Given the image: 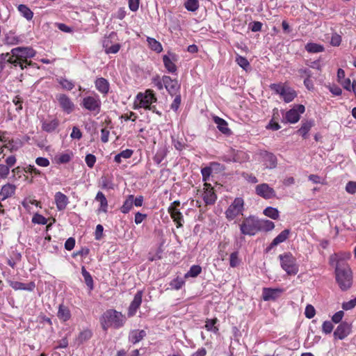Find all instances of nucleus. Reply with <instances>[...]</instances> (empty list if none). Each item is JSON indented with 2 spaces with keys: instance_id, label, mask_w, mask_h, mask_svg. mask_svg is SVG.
Here are the masks:
<instances>
[{
  "instance_id": "f257e3e1",
  "label": "nucleus",
  "mask_w": 356,
  "mask_h": 356,
  "mask_svg": "<svg viewBox=\"0 0 356 356\" xmlns=\"http://www.w3.org/2000/svg\"><path fill=\"white\" fill-rule=\"evenodd\" d=\"M12 55L10 53L2 54L1 57L2 58L0 62V67L3 69L4 63H10L15 67L19 66L22 70L26 67V65L31 64L28 63L27 59L32 58L35 56V51L31 47H17L11 50Z\"/></svg>"
},
{
  "instance_id": "f03ea898",
  "label": "nucleus",
  "mask_w": 356,
  "mask_h": 356,
  "mask_svg": "<svg viewBox=\"0 0 356 356\" xmlns=\"http://www.w3.org/2000/svg\"><path fill=\"white\" fill-rule=\"evenodd\" d=\"M336 281L341 290L345 291L351 288L353 273L350 267L341 261L337 262L335 269Z\"/></svg>"
},
{
  "instance_id": "7ed1b4c3",
  "label": "nucleus",
  "mask_w": 356,
  "mask_h": 356,
  "mask_svg": "<svg viewBox=\"0 0 356 356\" xmlns=\"http://www.w3.org/2000/svg\"><path fill=\"white\" fill-rule=\"evenodd\" d=\"M126 318L122 313L113 309L106 311L102 316L101 324L104 330L106 331L108 327H113L119 328L122 327Z\"/></svg>"
},
{
  "instance_id": "20e7f679",
  "label": "nucleus",
  "mask_w": 356,
  "mask_h": 356,
  "mask_svg": "<svg viewBox=\"0 0 356 356\" xmlns=\"http://www.w3.org/2000/svg\"><path fill=\"white\" fill-rule=\"evenodd\" d=\"M281 266L289 275H295L298 273V266L296 258L291 253L287 252L279 256Z\"/></svg>"
},
{
  "instance_id": "39448f33",
  "label": "nucleus",
  "mask_w": 356,
  "mask_h": 356,
  "mask_svg": "<svg viewBox=\"0 0 356 356\" xmlns=\"http://www.w3.org/2000/svg\"><path fill=\"white\" fill-rule=\"evenodd\" d=\"M259 220L254 216L245 218L240 225L241 232L245 235H254L256 232L261 231Z\"/></svg>"
},
{
  "instance_id": "423d86ee",
  "label": "nucleus",
  "mask_w": 356,
  "mask_h": 356,
  "mask_svg": "<svg viewBox=\"0 0 356 356\" xmlns=\"http://www.w3.org/2000/svg\"><path fill=\"white\" fill-rule=\"evenodd\" d=\"M136 100L138 101V106L150 111H154L155 106H152V103L156 102L157 98L152 90H147L144 93L139 92L136 96Z\"/></svg>"
},
{
  "instance_id": "0eeeda50",
  "label": "nucleus",
  "mask_w": 356,
  "mask_h": 356,
  "mask_svg": "<svg viewBox=\"0 0 356 356\" xmlns=\"http://www.w3.org/2000/svg\"><path fill=\"white\" fill-rule=\"evenodd\" d=\"M244 201L241 197H236L225 211L226 218L229 220H234L238 216L243 214Z\"/></svg>"
},
{
  "instance_id": "6e6552de",
  "label": "nucleus",
  "mask_w": 356,
  "mask_h": 356,
  "mask_svg": "<svg viewBox=\"0 0 356 356\" xmlns=\"http://www.w3.org/2000/svg\"><path fill=\"white\" fill-rule=\"evenodd\" d=\"M81 104L86 110L94 113L95 115L100 112L101 101L98 97H86L83 99Z\"/></svg>"
},
{
  "instance_id": "1a4fd4ad",
  "label": "nucleus",
  "mask_w": 356,
  "mask_h": 356,
  "mask_svg": "<svg viewBox=\"0 0 356 356\" xmlns=\"http://www.w3.org/2000/svg\"><path fill=\"white\" fill-rule=\"evenodd\" d=\"M260 161L263 163L264 165L267 169H274L276 168L277 161L275 155L273 153L268 152L265 150H261L258 153Z\"/></svg>"
},
{
  "instance_id": "9d476101",
  "label": "nucleus",
  "mask_w": 356,
  "mask_h": 356,
  "mask_svg": "<svg viewBox=\"0 0 356 356\" xmlns=\"http://www.w3.org/2000/svg\"><path fill=\"white\" fill-rule=\"evenodd\" d=\"M305 106L298 104L286 113V119L290 123H296L300 120V114L305 112Z\"/></svg>"
},
{
  "instance_id": "9b49d317",
  "label": "nucleus",
  "mask_w": 356,
  "mask_h": 356,
  "mask_svg": "<svg viewBox=\"0 0 356 356\" xmlns=\"http://www.w3.org/2000/svg\"><path fill=\"white\" fill-rule=\"evenodd\" d=\"M162 81L165 89L171 95H176L180 89V84L177 79H172L169 76H163Z\"/></svg>"
},
{
  "instance_id": "f8f14e48",
  "label": "nucleus",
  "mask_w": 356,
  "mask_h": 356,
  "mask_svg": "<svg viewBox=\"0 0 356 356\" xmlns=\"http://www.w3.org/2000/svg\"><path fill=\"white\" fill-rule=\"evenodd\" d=\"M256 193L264 199H270L276 195L275 190L267 184L257 185L256 186Z\"/></svg>"
},
{
  "instance_id": "ddd939ff",
  "label": "nucleus",
  "mask_w": 356,
  "mask_h": 356,
  "mask_svg": "<svg viewBox=\"0 0 356 356\" xmlns=\"http://www.w3.org/2000/svg\"><path fill=\"white\" fill-rule=\"evenodd\" d=\"M351 331V325L347 322L341 323L334 332V336L341 340L345 339Z\"/></svg>"
},
{
  "instance_id": "4468645a",
  "label": "nucleus",
  "mask_w": 356,
  "mask_h": 356,
  "mask_svg": "<svg viewBox=\"0 0 356 356\" xmlns=\"http://www.w3.org/2000/svg\"><path fill=\"white\" fill-rule=\"evenodd\" d=\"M57 99L60 107L67 113H70L74 110V105L70 99L64 94L58 95Z\"/></svg>"
},
{
  "instance_id": "2eb2a0df",
  "label": "nucleus",
  "mask_w": 356,
  "mask_h": 356,
  "mask_svg": "<svg viewBox=\"0 0 356 356\" xmlns=\"http://www.w3.org/2000/svg\"><path fill=\"white\" fill-rule=\"evenodd\" d=\"M142 297H143V291H138L134 296V300H132V302H131V304L129 305V312H128L129 316H132L136 314L137 309L139 308V307L141 305Z\"/></svg>"
},
{
  "instance_id": "dca6fc26",
  "label": "nucleus",
  "mask_w": 356,
  "mask_h": 356,
  "mask_svg": "<svg viewBox=\"0 0 356 356\" xmlns=\"http://www.w3.org/2000/svg\"><path fill=\"white\" fill-rule=\"evenodd\" d=\"M103 47L106 54H116L120 49V44L118 43L112 44V41L109 38H106L103 40Z\"/></svg>"
},
{
  "instance_id": "f3484780",
  "label": "nucleus",
  "mask_w": 356,
  "mask_h": 356,
  "mask_svg": "<svg viewBox=\"0 0 356 356\" xmlns=\"http://www.w3.org/2000/svg\"><path fill=\"white\" fill-rule=\"evenodd\" d=\"M54 200L56 204V207L59 211L64 210L69 202L68 197L61 192L56 193Z\"/></svg>"
},
{
  "instance_id": "a211bd4d",
  "label": "nucleus",
  "mask_w": 356,
  "mask_h": 356,
  "mask_svg": "<svg viewBox=\"0 0 356 356\" xmlns=\"http://www.w3.org/2000/svg\"><path fill=\"white\" fill-rule=\"evenodd\" d=\"M282 292V290L280 289L264 288L262 293L263 299L265 301L275 300Z\"/></svg>"
},
{
  "instance_id": "6ab92c4d",
  "label": "nucleus",
  "mask_w": 356,
  "mask_h": 356,
  "mask_svg": "<svg viewBox=\"0 0 356 356\" xmlns=\"http://www.w3.org/2000/svg\"><path fill=\"white\" fill-rule=\"evenodd\" d=\"M290 231L289 229H284L280 234H279L270 244L269 247L267 248L266 250L269 251L273 247L277 245L278 244L285 241L289 235Z\"/></svg>"
},
{
  "instance_id": "aec40b11",
  "label": "nucleus",
  "mask_w": 356,
  "mask_h": 356,
  "mask_svg": "<svg viewBox=\"0 0 356 356\" xmlns=\"http://www.w3.org/2000/svg\"><path fill=\"white\" fill-rule=\"evenodd\" d=\"M16 186L11 184H7L2 186L0 191V200L3 201L14 194Z\"/></svg>"
},
{
  "instance_id": "412c9836",
  "label": "nucleus",
  "mask_w": 356,
  "mask_h": 356,
  "mask_svg": "<svg viewBox=\"0 0 356 356\" xmlns=\"http://www.w3.org/2000/svg\"><path fill=\"white\" fill-rule=\"evenodd\" d=\"M9 285L15 290L33 291L35 285L34 282H30L28 284L17 281H9Z\"/></svg>"
},
{
  "instance_id": "4be33fe9",
  "label": "nucleus",
  "mask_w": 356,
  "mask_h": 356,
  "mask_svg": "<svg viewBox=\"0 0 356 356\" xmlns=\"http://www.w3.org/2000/svg\"><path fill=\"white\" fill-rule=\"evenodd\" d=\"M168 212L170 214L171 218L176 222L177 227L179 228L182 227L183 216L179 210L178 209L169 207Z\"/></svg>"
},
{
  "instance_id": "5701e85b",
  "label": "nucleus",
  "mask_w": 356,
  "mask_h": 356,
  "mask_svg": "<svg viewBox=\"0 0 356 356\" xmlns=\"http://www.w3.org/2000/svg\"><path fill=\"white\" fill-rule=\"evenodd\" d=\"M97 90L102 94H107L109 90V83L104 78H98L95 82Z\"/></svg>"
},
{
  "instance_id": "b1692460",
  "label": "nucleus",
  "mask_w": 356,
  "mask_h": 356,
  "mask_svg": "<svg viewBox=\"0 0 356 356\" xmlns=\"http://www.w3.org/2000/svg\"><path fill=\"white\" fill-rule=\"evenodd\" d=\"M58 317L60 320L63 321H68L71 317V313L67 307L60 305L58 311Z\"/></svg>"
},
{
  "instance_id": "393cba45",
  "label": "nucleus",
  "mask_w": 356,
  "mask_h": 356,
  "mask_svg": "<svg viewBox=\"0 0 356 356\" xmlns=\"http://www.w3.org/2000/svg\"><path fill=\"white\" fill-rule=\"evenodd\" d=\"M146 336L145 330H134L130 333L129 340L133 343L140 341Z\"/></svg>"
},
{
  "instance_id": "a878e982",
  "label": "nucleus",
  "mask_w": 356,
  "mask_h": 356,
  "mask_svg": "<svg viewBox=\"0 0 356 356\" xmlns=\"http://www.w3.org/2000/svg\"><path fill=\"white\" fill-rule=\"evenodd\" d=\"M213 120H214L215 123L217 124L218 129L222 133H223L225 134H227L230 133V129L227 127V123L225 120H223L218 116H215L213 118Z\"/></svg>"
},
{
  "instance_id": "bb28decb",
  "label": "nucleus",
  "mask_w": 356,
  "mask_h": 356,
  "mask_svg": "<svg viewBox=\"0 0 356 356\" xmlns=\"http://www.w3.org/2000/svg\"><path fill=\"white\" fill-rule=\"evenodd\" d=\"M58 120L54 119L50 121H44L42 124V128L47 132H52L58 127Z\"/></svg>"
},
{
  "instance_id": "cd10ccee",
  "label": "nucleus",
  "mask_w": 356,
  "mask_h": 356,
  "mask_svg": "<svg viewBox=\"0 0 356 356\" xmlns=\"http://www.w3.org/2000/svg\"><path fill=\"white\" fill-rule=\"evenodd\" d=\"M296 96V92L289 87H286V88L284 89V92H283L282 95V97H283L284 101L286 103H289L292 102Z\"/></svg>"
},
{
  "instance_id": "c85d7f7f",
  "label": "nucleus",
  "mask_w": 356,
  "mask_h": 356,
  "mask_svg": "<svg viewBox=\"0 0 356 356\" xmlns=\"http://www.w3.org/2000/svg\"><path fill=\"white\" fill-rule=\"evenodd\" d=\"M204 200L207 204H213L216 200V195L212 188L207 189L204 193Z\"/></svg>"
},
{
  "instance_id": "c756f323",
  "label": "nucleus",
  "mask_w": 356,
  "mask_h": 356,
  "mask_svg": "<svg viewBox=\"0 0 356 356\" xmlns=\"http://www.w3.org/2000/svg\"><path fill=\"white\" fill-rule=\"evenodd\" d=\"M134 197L133 195H130L124 202L123 205L120 208L123 213H127L131 209L134 204Z\"/></svg>"
},
{
  "instance_id": "7c9ffc66",
  "label": "nucleus",
  "mask_w": 356,
  "mask_h": 356,
  "mask_svg": "<svg viewBox=\"0 0 356 356\" xmlns=\"http://www.w3.org/2000/svg\"><path fill=\"white\" fill-rule=\"evenodd\" d=\"M81 273L84 278V281L86 284L88 286V287L90 289H93V280L90 275V274L86 270V268L84 266H82L81 268Z\"/></svg>"
},
{
  "instance_id": "2f4dec72",
  "label": "nucleus",
  "mask_w": 356,
  "mask_h": 356,
  "mask_svg": "<svg viewBox=\"0 0 356 356\" xmlns=\"http://www.w3.org/2000/svg\"><path fill=\"white\" fill-rule=\"evenodd\" d=\"M305 49L310 53H319L324 51V47L323 45L309 42L305 46Z\"/></svg>"
},
{
  "instance_id": "473e14b6",
  "label": "nucleus",
  "mask_w": 356,
  "mask_h": 356,
  "mask_svg": "<svg viewBox=\"0 0 356 356\" xmlns=\"http://www.w3.org/2000/svg\"><path fill=\"white\" fill-rule=\"evenodd\" d=\"M20 40L19 38L16 36L14 33L9 32L7 33L4 38V42L5 44H9V45H14L17 44L19 42Z\"/></svg>"
},
{
  "instance_id": "72a5a7b5",
  "label": "nucleus",
  "mask_w": 356,
  "mask_h": 356,
  "mask_svg": "<svg viewBox=\"0 0 356 356\" xmlns=\"http://www.w3.org/2000/svg\"><path fill=\"white\" fill-rule=\"evenodd\" d=\"M163 61L165 68L170 72H175L177 71V67L169 56L165 55L163 58Z\"/></svg>"
},
{
  "instance_id": "f704fd0d",
  "label": "nucleus",
  "mask_w": 356,
  "mask_h": 356,
  "mask_svg": "<svg viewBox=\"0 0 356 356\" xmlns=\"http://www.w3.org/2000/svg\"><path fill=\"white\" fill-rule=\"evenodd\" d=\"M18 10L27 20L33 18V13L26 6L21 4L18 6Z\"/></svg>"
},
{
  "instance_id": "c9c22d12",
  "label": "nucleus",
  "mask_w": 356,
  "mask_h": 356,
  "mask_svg": "<svg viewBox=\"0 0 356 356\" xmlns=\"http://www.w3.org/2000/svg\"><path fill=\"white\" fill-rule=\"evenodd\" d=\"M95 200L100 202L101 209L106 212L108 206V202L103 193L99 191L96 195Z\"/></svg>"
},
{
  "instance_id": "e433bc0d",
  "label": "nucleus",
  "mask_w": 356,
  "mask_h": 356,
  "mask_svg": "<svg viewBox=\"0 0 356 356\" xmlns=\"http://www.w3.org/2000/svg\"><path fill=\"white\" fill-rule=\"evenodd\" d=\"M148 44L150 48L157 52H161L162 51V46L159 42L156 40L154 38H147Z\"/></svg>"
},
{
  "instance_id": "4c0bfd02",
  "label": "nucleus",
  "mask_w": 356,
  "mask_h": 356,
  "mask_svg": "<svg viewBox=\"0 0 356 356\" xmlns=\"http://www.w3.org/2000/svg\"><path fill=\"white\" fill-rule=\"evenodd\" d=\"M264 213L266 216H268L272 219H274V220L277 219L279 217V211H277V209L275 208H273V207H270L265 209L264 211Z\"/></svg>"
},
{
  "instance_id": "58836bf2",
  "label": "nucleus",
  "mask_w": 356,
  "mask_h": 356,
  "mask_svg": "<svg viewBox=\"0 0 356 356\" xmlns=\"http://www.w3.org/2000/svg\"><path fill=\"white\" fill-rule=\"evenodd\" d=\"M184 6L188 11L195 12L199 8V2L197 0H187Z\"/></svg>"
},
{
  "instance_id": "ea45409f",
  "label": "nucleus",
  "mask_w": 356,
  "mask_h": 356,
  "mask_svg": "<svg viewBox=\"0 0 356 356\" xmlns=\"http://www.w3.org/2000/svg\"><path fill=\"white\" fill-rule=\"evenodd\" d=\"M236 62L240 67H241L245 70H247V69L250 67V63L247 60V58L238 54L236 55Z\"/></svg>"
},
{
  "instance_id": "a19ab883",
  "label": "nucleus",
  "mask_w": 356,
  "mask_h": 356,
  "mask_svg": "<svg viewBox=\"0 0 356 356\" xmlns=\"http://www.w3.org/2000/svg\"><path fill=\"white\" fill-rule=\"evenodd\" d=\"M202 272V268L198 265H193L191 267L189 271L186 274L185 277H195Z\"/></svg>"
},
{
  "instance_id": "79ce46f5",
  "label": "nucleus",
  "mask_w": 356,
  "mask_h": 356,
  "mask_svg": "<svg viewBox=\"0 0 356 356\" xmlns=\"http://www.w3.org/2000/svg\"><path fill=\"white\" fill-rule=\"evenodd\" d=\"M218 321L217 318H215L213 319H207L206 321L205 327L208 331H213L216 333L218 331V328L215 326V324Z\"/></svg>"
},
{
  "instance_id": "37998d69",
  "label": "nucleus",
  "mask_w": 356,
  "mask_h": 356,
  "mask_svg": "<svg viewBox=\"0 0 356 356\" xmlns=\"http://www.w3.org/2000/svg\"><path fill=\"white\" fill-rule=\"evenodd\" d=\"M259 225L261 226V231L264 230L268 232L272 230L275 227L274 223L268 220H259Z\"/></svg>"
},
{
  "instance_id": "c03bdc74",
  "label": "nucleus",
  "mask_w": 356,
  "mask_h": 356,
  "mask_svg": "<svg viewBox=\"0 0 356 356\" xmlns=\"http://www.w3.org/2000/svg\"><path fill=\"white\" fill-rule=\"evenodd\" d=\"M312 127V123L311 122H304L301 127L298 129V133L302 135L303 137L309 132L311 127Z\"/></svg>"
},
{
  "instance_id": "a18cd8bd",
  "label": "nucleus",
  "mask_w": 356,
  "mask_h": 356,
  "mask_svg": "<svg viewBox=\"0 0 356 356\" xmlns=\"http://www.w3.org/2000/svg\"><path fill=\"white\" fill-rule=\"evenodd\" d=\"M59 83L64 89H67L68 90H71L74 87V83L65 79H60L59 80Z\"/></svg>"
},
{
  "instance_id": "49530a36",
  "label": "nucleus",
  "mask_w": 356,
  "mask_h": 356,
  "mask_svg": "<svg viewBox=\"0 0 356 356\" xmlns=\"http://www.w3.org/2000/svg\"><path fill=\"white\" fill-rule=\"evenodd\" d=\"M238 252H234L230 254L229 264L230 266L234 268L239 264V259L238 258Z\"/></svg>"
},
{
  "instance_id": "de8ad7c7",
  "label": "nucleus",
  "mask_w": 356,
  "mask_h": 356,
  "mask_svg": "<svg viewBox=\"0 0 356 356\" xmlns=\"http://www.w3.org/2000/svg\"><path fill=\"white\" fill-rule=\"evenodd\" d=\"M91 337L92 332L90 330H86L80 333L78 339L81 343H83L90 339Z\"/></svg>"
},
{
  "instance_id": "09e8293b",
  "label": "nucleus",
  "mask_w": 356,
  "mask_h": 356,
  "mask_svg": "<svg viewBox=\"0 0 356 356\" xmlns=\"http://www.w3.org/2000/svg\"><path fill=\"white\" fill-rule=\"evenodd\" d=\"M248 159V155L245 152H237L234 154L232 158V161L234 162H242L245 161Z\"/></svg>"
},
{
  "instance_id": "8fccbe9b",
  "label": "nucleus",
  "mask_w": 356,
  "mask_h": 356,
  "mask_svg": "<svg viewBox=\"0 0 356 356\" xmlns=\"http://www.w3.org/2000/svg\"><path fill=\"white\" fill-rule=\"evenodd\" d=\"M270 88L274 90L277 94H279L280 96H282L283 92H284V89L286 88L285 86H282V84H276L273 83L270 86Z\"/></svg>"
},
{
  "instance_id": "3c124183",
  "label": "nucleus",
  "mask_w": 356,
  "mask_h": 356,
  "mask_svg": "<svg viewBox=\"0 0 356 356\" xmlns=\"http://www.w3.org/2000/svg\"><path fill=\"white\" fill-rule=\"evenodd\" d=\"M346 191L350 194H355L356 193V181H348L346 186Z\"/></svg>"
},
{
  "instance_id": "603ef678",
  "label": "nucleus",
  "mask_w": 356,
  "mask_h": 356,
  "mask_svg": "<svg viewBox=\"0 0 356 356\" xmlns=\"http://www.w3.org/2000/svg\"><path fill=\"white\" fill-rule=\"evenodd\" d=\"M316 311L314 307L311 305H307L305 308V314L307 318H312L315 316Z\"/></svg>"
},
{
  "instance_id": "864d4df0",
  "label": "nucleus",
  "mask_w": 356,
  "mask_h": 356,
  "mask_svg": "<svg viewBox=\"0 0 356 356\" xmlns=\"http://www.w3.org/2000/svg\"><path fill=\"white\" fill-rule=\"evenodd\" d=\"M356 306V297L350 300V301L343 302L342 304V308L345 310H349L354 308Z\"/></svg>"
},
{
  "instance_id": "5fc2aeb1",
  "label": "nucleus",
  "mask_w": 356,
  "mask_h": 356,
  "mask_svg": "<svg viewBox=\"0 0 356 356\" xmlns=\"http://www.w3.org/2000/svg\"><path fill=\"white\" fill-rule=\"evenodd\" d=\"M341 42V35H338L337 33H334L332 35L330 44L332 46L337 47L339 46Z\"/></svg>"
},
{
  "instance_id": "6e6d98bb",
  "label": "nucleus",
  "mask_w": 356,
  "mask_h": 356,
  "mask_svg": "<svg viewBox=\"0 0 356 356\" xmlns=\"http://www.w3.org/2000/svg\"><path fill=\"white\" fill-rule=\"evenodd\" d=\"M32 221L34 223H38V224H40V225H45L47 222V219L44 216H42V215H40V214H35L33 216Z\"/></svg>"
},
{
  "instance_id": "4d7b16f0",
  "label": "nucleus",
  "mask_w": 356,
  "mask_h": 356,
  "mask_svg": "<svg viewBox=\"0 0 356 356\" xmlns=\"http://www.w3.org/2000/svg\"><path fill=\"white\" fill-rule=\"evenodd\" d=\"M184 284V282L182 279L177 278V279L173 280L171 282L170 286L175 289H179L182 287Z\"/></svg>"
},
{
  "instance_id": "13d9d810",
  "label": "nucleus",
  "mask_w": 356,
  "mask_h": 356,
  "mask_svg": "<svg viewBox=\"0 0 356 356\" xmlns=\"http://www.w3.org/2000/svg\"><path fill=\"white\" fill-rule=\"evenodd\" d=\"M86 163L89 168H92L95 163L96 158L94 155L89 154L86 156Z\"/></svg>"
},
{
  "instance_id": "bf43d9fd",
  "label": "nucleus",
  "mask_w": 356,
  "mask_h": 356,
  "mask_svg": "<svg viewBox=\"0 0 356 356\" xmlns=\"http://www.w3.org/2000/svg\"><path fill=\"white\" fill-rule=\"evenodd\" d=\"M333 330V325L330 321H325L323 323V331L325 334H330Z\"/></svg>"
},
{
  "instance_id": "052dcab7",
  "label": "nucleus",
  "mask_w": 356,
  "mask_h": 356,
  "mask_svg": "<svg viewBox=\"0 0 356 356\" xmlns=\"http://www.w3.org/2000/svg\"><path fill=\"white\" fill-rule=\"evenodd\" d=\"M181 104V95H176L173 102L172 103L170 108L175 111H177Z\"/></svg>"
},
{
  "instance_id": "680f3d73",
  "label": "nucleus",
  "mask_w": 356,
  "mask_h": 356,
  "mask_svg": "<svg viewBox=\"0 0 356 356\" xmlns=\"http://www.w3.org/2000/svg\"><path fill=\"white\" fill-rule=\"evenodd\" d=\"M75 245V239L72 237L69 238L65 243V248L67 250H72Z\"/></svg>"
},
{
  "instance_id": "e2e57ef3",
  "label": "nucleus",
  "mask_w": 356,
  "mask_h": 356,
  "mask_svg": "<svg viewBox=\"0 0 356 356\" xmlns=\"http://www.w3.org/2000/svg\"><path fill=\"white\" fill-rule=\"evenodd\" d=\"M70 136L72 138L80 139L82 137V134L78 127H74Z\"/></svg>"
},
{
  "instance_id": "0e129e2a",
  "label": "nucleus",
  "mask_w": 356,
  "mask_h": 356,
  "mask_svg": "<svg viewBox=\"0 0 356 356\" xmlns=\"http://www.w3.org/2000/svg\"><path fill=\"white\" fill-rule=\"evenodd\" d=\"M35 163L42 167H47L49 165V161L44 157H38L35 160Z\"/></svg>"
},
{
  "instance_id": "69168bd1",
  "label": "nucleus",
  "mask_w": 356,
  "mask_h": 356,
  "mask_svg": "<svg viewBox=\"0 0 356 356\" xmlns=\"http://www.w3.org/2000/svg\"><path fill=\"white\" fill-rule=\"evenodd\" d=\"M71 159V156L69 154H63L58 158V163H67Z\"/></svg>"
},
{
  "instance_id": "338daca9",
  "label": "nucleus",
  "mask_w": 356,
  "mask_h": 356,
  "mask_svg": "<svg viewBox=\"0 0 356 356\" xmlns=\"http://www.w3.org/2000/svg\"><path fill=\"white\" fill-rule=\"evenodd\" d=\"M9 168L5 165H0V178H6L9 174Z\"/></svg>"
},
{
  "instance_id": "774afa93",
  "label": "nucleus",
  "mask_w": 356,
  "mask_h": 356,
  "mask_svg": "<svg viewBox=\"0 0 356 356\" xmlns=\"http://www.w3.org/2000/svg\"><path fill=\"white\" fill-rule=\"evenodd\" d=\"M343 314L344 313L343 311L337 312L333 315L332 318V321L335 323H339L342 320Z\"/></svg>"
}]
</instances>
